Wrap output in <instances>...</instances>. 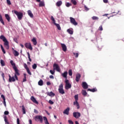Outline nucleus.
<instances>
[{
  "label": "nucleus",
  "instance_id": "obj_30",
  "mask_svg": "<svg viewBox=\"0 0 124 124\" xmlns=\"http://www.w3.org/2000/svg\"><path fill=\"white\" fill-rule=\"evenodd\" d=\"M54 25L57 27L59 31H61V30H62V28H61V26H60V24L55 23H54Z\"/></svg>",
  "mask_w": 124,
  "mask_h": 124
},
{
  "label": "nucleus",
  "instance_id": "obj_34",
  "mask_svg": "<svg viewBox=\"0 0 124 124\" xmlns=\"http://www.w3.org/2000/svg\"><path fill=\"white\" fill-rule=\"evenodd\" d=\"M67 31L69 33V34H73V31L71 30L70 29H68Z\"/></svg>",
  "mask_w": 124,
  "mask_h": 124
},
{
  "label": "nucleus",
  "instance_id": "obj_14",
  "mask_svg": "<svg viewBox=\"0 0 124 124\" xmlns=\"http://www.w3.org/2000/svg\"><path fill=\"white\" fill-rule=\"evenodd\" d=\"M70 110V108H66L63 112L64 114H65L66 115H69V110Z\"/></svg>",
  "mask_w": 124,
  "mask_h": 124
},
{
  "label": "nucleus",
  "instance_id": "obj_25",
  "mask_svg": "<svg viewBox=\"0 0 124 124\" xmlns=\"http://www.w3.org/2000/svg\"><path fill=\"white\" fill-rule=\"evenodd\" d=\"M44 121L45 122V124H50L48 122V120L47 119V117L44 116L43 117Z\"/></svg>",
  "mask_w": 124,
  "mask_h": 124
},
{
  "label": "nucleus",
  "instance_id": "obj_8",
  "mask_svg": "<svg viewBox=\"0 0 124 124\" xmlns=\"http://www.w3.org/2000/svg\"><path fill=\"white\" fill-rule=\"evenodd\" d=\"M53 68L54 69H55V70L57 71L58 72H60V71H61V68H60V66H59V65L56 63L53 64Z\"/></svg>",
  "mask_w": 124,
  "mask_h": 124
},
{
  "label": "nucleus",
  "instance_id": "obj_10",
  "mask_svg": "<svg viewBox=\"0 0 124 124\" xmlns=\"http://www.w3.org/2000/svg\"><path fill=\"white\" fill-rule=\"evenodd\" d=\"M9 82L10 83H11V82H15V81H16V79H15V77H11L10 75H9Z\"/></svg>",
  "mask_w": 124,
  "mask_h": 124
},
{
  "label": "nucleus",
  "instance_id": "obj_48",
  "mask_svg": "<svg viewBox=\"0 0 124 124\" xmlns=\"http://www.w3.org/2000/svg\"><path fill=\"white\" fill-rule=\"evenodd\" d=\"M7 3L8 4V5H11V1L10 0H7Z\"/></svg>",
  "mask_w": 124,
  "mask_h": 124
},
{
  "label": "nucleus",
  "instance_id": "obj_21",
  "mask_svg": "<svg viewBox=\"0 0 124 124\" xmlns=\"http://www.w3.org/2000/svg\"><path fill=\"white\" fill-rule=\"evenodd\" d=\"M81 93H82V95H83V96H86L88 94L87 91H86V90H82Z\"/></svg>",
  "mask_w": 124,
  "mask_h": 124
},
{
  "label": "nucleus",
  "instance_id": "obj_37",
  "mask_svg": "<svg viewBox=\"0 0 124 124\" xmlns=\"http://www.w3.org/2000/svg\"><path fill=\"white\" fill-rule=\"evenodd\" d=\"M71 2H72L74 5H76V4H77V2L75 0H71Z\"/></svg>",
  "mask_w": 124,
  "mask_h": 124
},
{
  "label": "nucleus",
  "instance_id": "obj_31",
  "mask_svg": "<svg viewBox=\"0 0 124 124\" xmlns=\"http://www.w3.org/2000/svg\"><path fill=\"white\" fill-rule=\"evenodd\" d=\"M71 88V84L70 83L67 84L65 85V89L66 90H68V89H70Z\"/></svg>",
  "mask_w": 124,
  "mask_h": 124
},
{
  "label": "nucleus",
  "instance_id": "obj_24",
  "mask_svg": "<svg viewBox=\"0 0 124 124\" xmlns=\"http://www.w3.org/2000/svg\"><path fill=\"white\" fill-rule=\"evenodd\" d=\"M62 2L61 0H60L57 2L56 5L57 6L60 7L61 5H62Z\"/></svg>",
  "mask_w": 124,
  "mask_h": 124
},
{
  "label": "nucleus",
  "instance_id": "obj_26",
  "mask_svg": "<svg viewBox=\"0 0 124 124\" xmlns=\"http://www.w3.org/2000/svg\"><path fill=\"white\" fill-rule=\"evenodd\" d=\"M44 84V83L43 82V80L42 79H40L38 82L39 86H43Z\"/></svg>",
  "mask_w": 124,
  "mask_h": 124
},
{
  "label": "nucleus",
  "instance_id": "obj_46",
  "mask_svg": "<svg viewBox=\"0 0 124 124\" xmlns=\"http://www.w3.org/2000/svg\"><path fill=\"white\" fill-rule=\"evenodd\" d=\"M28 74H29V75H31V71H30V69L28 68V69H26Z\"/></svg>",
  "mask_w": 124,
  "mask_h": 124
},
{
  "label": "nucleus",
  "instance_id": "obj_47",
  "mask_svg": "<svg viewBox=\"0 0 124 124\" xmlns=\"http://www.w3.org/2000/svg\"><path fill=\"white\" fill-rule=\"evenodd\" d=\"M75 101H78V95H75Z\"/></svg>",
  "mask_w": 124,
  "mask_h": 124
},
{
  "label": "nucleus",
  "instance_id": "obj_53",
  "mask_svg": "<svg viewBox=\"0 0 124 124\" xmlns=\"http://www.w3.org/2000/svg\"><path fill=\"white\" fill-rule=\"evenodd\" d=\"M48 103H49V104H52V105L54 104V102L52 101L51 100H49L48 101Z\"/></svg>",
  "mask_w": 124,
  "mask_h": 124
},
{
  "label": "nucleus",
  "instance_id": "obj_50",
  "mask_svg": "<svg viewBox=\"0 0 124 124\" xmlns=\"http://www.w3.org/2000/svg\"><path fill=\"white\" fill-rule=\"evenodd\" d=\"M49 72L52 74V75H54L55 74V71H53L52 70H50Z\"/></svg>",
  "mask_w": 124,
  "mask_h": 124
},
{
  "label": "nucleus",
  "instance_id": "obj_3",
  "mask_svg": "<svg viewBox=\"0 0 124 124\" xmlns=\"http://www.w3.org/2000/svg\"><path fill=\"white\" fill-rule=\"evenodd\" d=\"M36 122H40L41 124L43 123V117L41 115H37L34 117Z\"/></svg>",
  "mask_w": 124,
  "mask_h": 124
},
{
  "label": "nucleus",
  "instance_id": "obj_7",
  "mask_svg": "<svg viewBox=\"0 0 124 124\" xmlns=\"http://www.w3.org/2000/svg\"><path fill=\"white\" fill-rule=\"evenodd\" d=\"M70 23L74 25V26H77L78 25V23L76 22V20H75V19L72 17H70Z\"/></svg>",
  "mask_w": 124,
  "mask_h": 124
},
{
  "label": "nucleus",
  "instance_id": "obj_64",
  "mask_svg": "<svg viewBox=\"0 0 124 124\" xmlns=\"http://www.w3.org/2000/svg\"><path fill=\"white\" fill-rule=\"evenodd\" d=\"M49 78H50V79H54V76H52V75H50V76H49Z\"/></svg>",
  "mask_w": 124,
  "mask_h": 124
},
{
  "label": "nucleus",
  "instance_id": "obj_38",
  "mask_svg": "<svg viewBox=\"0 0 124 124\" xmlns=\"http://www.w3.org/2000/svg\"><path fill=\"white\" fill-rule=\"evenodd\" d=\"M0 47H1V50L3 52V54H5V53H6L5 50H4V48H3V46H2V45H0Z\"/></svg>",
  "mask_w": 124,
  "mask_h": 124
},
{
  "label": "nucleus",
  "instance_id": "obj_27",
  "mask_svg": "<svg viewBox=\"0 0 124 124\" xmlns=\"http://www.w3.org/2000/svg\"><path fill=\"white\" fill-rule=\"evenodd\" d=\"M5 17L6 20H7L8 22H10V16H9V15H8V14H5Z\"/></svg>",
  "mask_w": 124,
  "mask_h": 124
},
{
  "label": "nucleus",
  "instance_id": "obj_55",
  "mask_svg": "<svg viewBox=\"0 0 124 124\" xmlns=\"http://www.w3.org/2000/svg\"><path fill=\"white\" fill-rule=\"evenodd\" d=\"M34 113H35V114H38V111L37 109H34Z\"/></svg>",
  "mask_w": 124,
  "mask_h": 124
},
{
  "label": "nucleus",
  "instance_id": "obj_62",
  "mask_svg": "<svg viewBox=\"0 0 124 124\" xmlns=\"http://www.w3.org/2000/svg\"><path fill=\"white\" fill-rule=\"evenodd\" d=\"M46 85H47V86H50V85H51V82H49V81H47V82H46Z\"/></svg>",
  "mask_w": 124,
  "mask_h": 124
},
{
  "label": "nucleus",
  "instance_id": "obj_20",
  "mask_svg": "<svg viewBox=\"0 0 124 124\" xmlns=\"http://www.w3.org/2000/svg\"><path fill=\"white\" fill-rule=\"evenodd\" d=\"M91 92L92 93H94L95 92H97V89L96 88H93V89H88L87 90V92Z\"/></svg>",
  "mask_w": 124,
  "mask_h": 124
},
{
  "label": "nucleus",
  "instance_id": "obj_51",
  "mask_svg": "<svg viewBox=\"0 0 124 124\" xmlns=\"http://www.w3.org/2000/svg\"><path fill=\"white\" fill-rule=\"evenodd\" d=\"M24 67L25 68V69H27L29 68V67H28V65H27V64L26 63L24 64Z\"/></svg>",
  "mask_w": 124,
  "mask_h": 124
},
{
  "label": "nucleus",
  "instance_id": "obj_16",
  "mask_svg": "<svg viewBox=\"0 0 124 124\" xmlns=\"http://www.w3.org/2000/svg\"><path fill=\"white\" fill-rule=\"evenodd\" d=\"M31 99L34 103H35L36 104H38V102L36 101V99H35V98H34L33 96H31Z\"/></svg>",
  "mask_w": 124,
  "mask_h": 124
},
{
  "label": "nucleus",
  "instance_id": "obj_36",
  "mask_svg": "<svg viewBox=\"0 0 124 124\" xmlns=\"http://www.w3.org/2000/svg\"><path fill=\"white\" fill-rule=\"evenodd\" d=\"M0 63H1V66H4V65H5V63L4 62V61H3V60H0Z\"/></svg>",
  "mask_w": 124,
  "mask_h": 124
},
{
  "label": "nucleus",
  "instance_id": "obj_35",
  "mask_svg": "<svg viewBox=\"0 0 124 124\" xmlns=\"http://www.w3.org/2000/svg\"><path fill=\"white\" fill-rule=\"evenodd\" d=\"M22 112H23V114H26V108H25V106L24 105H22Z\"/></svg>",
  "mask_w": 124,
  "mask_h": 124
},
{
  "label": "nucleus",
  "instance_id": "obj_5",
  "mask_svg": "<svg viewBox=\"0 0 124 124\" xmlns=\"http://www.w3.org/2000/svg\"><path fill=\"white\" fill-rule=\"evenodd\" d=\"M25 46L27 49H29L31 50V51H32V46H31V43H26L25 44Z\"/></svg>",
  "mask_w": 124,
  "mask_h": 124
},
{
  "label": "nucleus",
  "instance_id": "obj_19",
  "mask_svg": "<svg viewBox=\"0 0 124 124\" xmlns=\"http://www.w3.org/2000/svg\"><path fill=\"white\" fill-rule=\"evenodd\" d=\"M31 41L33 43V45L35 46L37 45V41H36V39L35 38H33Z\"/></svg>",
  "mask_w": 124,
  "mask_h": 124
},
{
  "label": "nucleus",
  "instance_id": "obj_32",
  "mask_svg": "<svg viewBox=\"0 0 124 124\" xmlns=\"http://www.w3.org/2000/svg\"><path fill=\"white\" fill-rule=\"evenodd\" d=\"M10 63L12 65V66H13V69H14V67H16V64H15V63H14V62H13V60H11L10 61Z\"/></svg>",
  "mask_w": 124,
  "mask_h": 124
},
{
  "label": "nucleus",
  "instance_id": "obj_42",
  "mask_svg": "<svg viewBox=\"0 0 124 124\" xmlns=\"http://www.w3.org/2000/svg\"><path fill=\"white\" fill-rule=\"evenodd\" d=\"M27 55L28 56V59L29 62H31V56L30 55V52H27Z\"/></svg>",
  "mask_w": 124,
  "mask_h": 124
},
{
  "label": "nucleus",
  "instance_id": "obj_54",
  "mask_svg": "<svg viewBox=\"0 0 124 124\" xmlns=\"http://www.w3.org/2000/svg\"><path fill=\"white\" fill-rule=\"evenodd\" d=\"M99 31H103V28H102V25H101L99 28Z\"/></svg>",
  "mask_w": 124,
  "mask_h": 124
},
{
  "label": "nucleus",
  "instance_id": "obj_63",
  "mask_svg": "<svg viewBox=\"0 0 124 124\" xmlns=\"http://www.w3.org/2000/svg\"><path fill=\"white\" fill-rule=\"evenodd\" d=\"M27 81V78H24L23 79V82H26Z\"/></svg>",
  "mask_w": 124,
  "mask_h": 124
},
{
  "label": "nucleus",
  "instance_id": "obj_60",
  "mask_svg": "<svg viewBox=\"0 0 124 124\" xmlns=\"http://www.w3.org/2000/svg\"><path fill=\"white\" fill-rule=\"evenodd\" d=\"M3 103L5 107H6V102H5V100L3 101Z\"/></svg>",
  "mask_w": 124,
  "mask_h": 124
},
{
  "label": "nucleus",
  "instance_id": "obj_9",
  "mask_svg": "<svg viewBox=\"0 0 124 124\" xmlns=\"http://www.w3.org/2000/svg\"><path fill=\"white\" fill-rule=\"evenodd\" d=\"M14 70L15 71V75L20 76V71H19V69L17 68V67H15L14 68Z\"/></svg>",
  "mask_w": 124,
  "mask_h": 124
},
{
  "label": "nucleus",
  "instance_id": "obj_12",
  "mask_svg": "<svg viewBox=\"0 0 124 124\" xmlns=\"http://www.w3.org/2000/svg\"><path fill=\"white\" fill-rule=\"evenodd\" d=\"M61 46L62 47V49L63 52H66L67 50V47H66V46L64 44H61Z\"/></svg>",
  "mask_w": 124,
  "mask_h": 124
},
{
  "label": "nucleus",
  "instance_id": "obj_2",
  "mask_svg": "<svg viewBox=\"0 0 124 124\" xmlns=\"http://www.w3.org/2000/svg\"><path fill=\"white\" fill-rule=\"evenodd\" d=\"M14 13L17 16L18 20H21V19H23V13L21 12H18V11L15 10Z\"/></svg>",
  "mask_w": 124,
  "mask_h": 124
},
{
  "label": "nucleus",
  "instance_id": "obj_17",
  "mask_svg": "<svg viewBox=\"0 0 124 124\" xmlns=\"http://www.w3.org/2000/svg\"><path fill=\"white\" fill-rule=\"evenodd\" d=\"M67 71H65L62 74V76L63 78H65V79H67Z\"/></svg>",
  "mask_w": 124,
  "mask_h": 124
},
{
  "label": "nucleus",
  "instance_id": "obj_41",
  "mask_svg": "<svg viewBox=\"0 0 124 124\" xmlns=\"http://www.w3.org/2000/svg\"><path fill=\"white\" fill-rule=\"evenodd\" d=\"M50 19L51 21L53 22V24H55L56 23V20H55V18H54V16H51Z\"/></svg>",
  "mask_w": 124,
  "mask_h": 124
},
{
  "label": "nucleus",
  "instance_id": "obj_40",
  "mask_svg": "<svg viewBox=\"0 0 124 124\" xmlns=\"http://www.w3.org/2000/svg\"><path fill=\"white\" fill-rule=\"evenodd\" d=\"M32 67L33 69H36V67H37V65L34 63L32 65Z\"/></svg>",
  "mask_w": 124,
  "mask_h": 124
},
{
  "label": "nucleus",
  "instance_id": "obj_29",
  "mask_svg": "<svg viewBox=\"0 0 124 124\" xmlns=\"http://www.w3.org/2000/svg\"><path fill=\"white\" fill-rule=\"evenodd\" d=\"M4 120L5 124H9V122H8V120H7V116H4Z\"/></svg>",
  "mask_w": 124,
  "mask_h": 124
},
{
  "label": "nucleus",
  "instance_id": "obj_15",
  "mask_svg": "<svg viewBox=\"0 0 124 124\" xmlns=\"http://www.w3.org/2000/svg\"><path fill=\"white\" fill-rule=\"evenodd\" d=\"M12 49L13 51V54H14L15 57H17V56H19V52H18V51H17L15 49H14L13 48H12Z\"/></svg>",
  "mask_w": 124,
  "mask_h": 124
},
{
  "label": "nucleus",
  "instance_id": "obj_33",
  "mask_svg": "<svg viewBox=\"0 0 124 124\" xmlns=\"http://www.w3.org/2000/svg\"><path fill=\"white\" fill-rule=\"evenodd\" d=\"M0 22L2 24V25H4V22L3 21V19H2V16L0 14Z\"/></svg>",
  "mask_w": 124,
  "mask_h": 124
},
{
  "label": "nucleus",
  "instance_id": "obj_1",
  "mask_svg": "<svg viewBox=\"0 0 124 124\" xmlns=\"http://www.w3.org/2000/svg\"><path fill=\"white\" fill-rule=\"evenodd\" d=\"M0 39H1V40L3 41L4 45L5 46H6V49H9V43L8 42V41H7V39H6V38H5L3 35H1L0 36Z\"/></svg>",
  "mask_w": 124,
  "mask_h": 124
},
{
  "label": "nucleus",
  "instance_id": "obj_28",
  "mask_svg": "<svg viewBox=\"0 0 124 124\" xmlns=\"http://www.w3.org/2000/svg\"><path fill=\"white\" fill-rule=\"evenodd\" d=\"M40 2V3L39 4V6L40 7H42L43 6H45V4L44 3V1H40V2Z\"/></svg>",
  "mask_w": 124,
  "mask_h": 124
},
{
  "label": "nucleus",
  "instance_id": "obj_52",
  "mask_svg": "<svg viewBox=\"0 0 124 124\" xmlns=\"http://www.w3.org/2000/svg\"><path fill=\"white\" fill-rule=\"evenodd\" d=\"M1 97L2 98L3 100H5V97L3 94L1 95Z\"/></svg>",
  "mask_w": 124,
  "mask_h": 124
},
{
  "label": "nucleus",
  "instance_id": "obj_45",
  "mask_svg": "<svg viewBox=\"0 0 124 124\" xmlns=\"http://www.w3.org/2000/svg\"><path fill=\"white\" fill-rule=\"evenodd\" d=\"M92 18L93 19V20H98L99 19L98 17L95 16H93Z\"/></svg>",
  "mask_w": 124,
  "mask_h": 124
},
{
  "label": "nucleus",
  "instance_id": "obj_18",
  "mask_svg": "<svg viewBox=\"0 0 124 124\" xmlns=\"http://www.w3.org/2000/svg\"><path fill=\"white\" fill-rule=\"evenodd\" d=\"M27 13H28L29 16H30V17H31V18H33V14H32V13H31V11L30 10H29L27 11Z\"/></svg>",
  "mask_w": 124,
  "mask_h": 124
},
{
  "label": "nucleus",
  "instance_id": "obj_57",
  "mask_svg": "<svg viewBox=\"0 0 124 124\" xmlns=\"http://www.w3.org/2000/svg\"><path fill=\"white\" fill-rule=\"evenodd\" d=\"M84 8H85V10H86V11H88V10H89V8L87 7V6H84Z\"/></svg>",
  "mask_w": 124,
  "mask_h": 124
},
{
  "label": "nucleus",
  "instance_id": "obj_56",
  "mask_svg": "<svg viewBox=\"0 0 124 124\" xmlns=\"http://www.w3.org/2000/svg\"><path fill=\"white\" fill-rule=\"evenodd\" d=\"M4 115H8V114H9V112H8V111H5L4 112Z\"/></svg>",
  "mask_w": 124,
  "mask_h": 124
},
{
  "label": "nucleus",
  "instance_id": "obj_23",
  "mask_svg": "<svg viewBox=\"0 0 124 124\" xmlns=\"http://www.w3.org/2000/svg\"><path fill=\"white\" fill-rule=\"evenodd\" d=\"M47 95H48L49 96H55V93H53V92H48L47 93Z\"/></svg>",
  "mask_w": 124,
  "mask_h": 124
},
{
  "label": "nucleus",
  "instance_id": "obj_43",
  "mask_svg": "<svg viewBox=\"0 0 124 124\" xmlns=\"http://www.w3.org/2000/svg\"><path fill=\"white\" fill-rule=\"evenodd\" d=\"M65 5L67 7H69V6H71L72 5L71 4V3H70L69 2H67L66 3Z\"/></svg>",
  "mask_w": 124,
  "mask_h": 124
},
{
  "label": "nucleus",
  "instance_id": "obj_59",
  "mask_svg": "<svg viewBox=\"0 0 124 124\" xmlns=\"http://www.w3.org/2000/svg\"><path fill=\"white\" fill-rule=\"evenodd\" d=\"M17 124H20V119L17 118Z\"/></svg>",
  "mask_w": 124,
  "mask_h": 124
},
{
  "label": "nucleus",
  "instance_id": "obj_22",
  "mask_svg": "<svg viewBox=\"0 0 124 124\" xmlns=\"http://www.w3.org/2000/svg\"><path fill=\"white\" fill-rule=\"evenodd\" d=\"M74 105H76L77 107V109H79L80 108V107L79 106V103H78V101H75V102H74Z\"/></svg>",
  "mask_w": 124,
  "mask_h": 124
},
{
  "label": "nucleus",
  "instance_id": "obj_13",
  "mask_svg": "<svg viewBox=\"0 0 124 124\" xmlns=\"http://www.w3.org/2000/svg\"><path fill=\"white\" fill-rule=\"evenodd\" d=\"M80 78H81V75H80V74H77L76 77V82H79Z\"/></svg>",
  "mask_w": 124,
  "mask_h": 124
},
{
  "label": "nucleus",
  "instance_id": "obj_6",
  "mask_svg": "<svg viewBox=\"0 0 124 124\" xmlns=\"http://www.w3.org/2000/svg\"><path fill=\"white\" fill-rule=\"evenodd\" d=\"M73 117L76 119H79L81 117V113L79 112H74L73 113Z\"/></svg>",
  "mask_w": 124,
  "mask_h": 124
},
{
  "label": "nucleus",
  "instance_id": "obj_44",
  "mask_svg": "<svg viewBox=\"0 0 124 124\" xmlns=\"http://www.w3.org/2000/svg\"><path fill=\"white\" fill-rule=\"evenodd\" d=\"M73 55L75 56V58H78V57H79V54L78 53H75L74 52Z\"/></svg>",
  "mask_w": 124,
  "mask_h": 124
},
{
  "label": "nucleus",
  "instance_id": "obj_11",
  "mask_svg": "<svg viewBox=\"0 0 124 124\" xmlns=\"http://www.w3.org/2000/svg\"><path fill=\"white\" fill-rule=\"evenodd\" d=\"M82 87L83 89H84L85 90H87V89L89 88V86L88 85V84H87V82H82Z\"/></svg>",
  "mask_w": 124,
  "mask_h": 124
},
{
  "label": "nucleus",
  "instance_id": "obj_49",
  "mask_svg": "<svg viewBox=\"0 0 124 124\" xmlns=\"http://www.w3.org/2000/svg\"><path fill=\"white\" fill-rule=\"evenodd\" d=\"M65 83L66 85H67V84H69V80H68V79H65Z\"/></svg>",
  "mask_w": 124,
  "mask_h": 124
},
{
  "label": "nucleus",
  "instance_id": "obj_58",
  "mask_svg": "<svg viewBox=\"0 0 124 124\" xmlns=\"http://www.w3.org/2000/svg\"><path fill=\"white\" fill-rule=\"evenodd\" d=\"M68 123L69 124H73V122L72 120H68Z\"/></svg>",
  "mask_w": 124,
  "mask_h": 124
},
{
  "label": "nucleus",
  "instance_id": "obj_4",
  "mask_svg": "<svg viewBox=\"0 0 124 124\" xmlns=\"http://www.w3.org/2000/svg\"><path fill=\"white\" fill-rule=\"evenodd\" d=\"M58 91L59 92V93H61V94H64V93H65L64 90H63V85L62 84V83L59 86V88L58 89Z\"/></svg>",
  "mask_w": 124,
  "mask_h": 124
},
{
  "label": "nucleus",
  "instance_id": "obj_39",
  "mask_svg": "<svg viewBox=\"0 0 124 124\" xmlns=\"http://www.w3.org/2000/svg\"><path fill=\"white\" fill-rule=\"evenodd\" d=\"M68 74L69 76H72V70L69 69L68 71Z\"/></svg>",
  "mask_w": 124,
  "mask_h": 124
},
{
  "label": "nucleus",
  "instance_id": "obj_61",
  "mask_svg": "<svg viewBox=\"0 0 124 124\" xmlns=\"http://www.w3.org/2000/svg\"><path fill=\"white\" fill-rule=\"evenodd\" d=\"M1 76H2V77L3 79V80H4V73H2L1 74Z\"/></svg>",
  "mask_w": 124,
  "mask_h": 124
}]
</instances>
